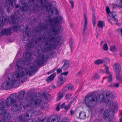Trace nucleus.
Returning <instances> with one entry per match:
<instances>
[{
  "instance_id": "nucleus-1",
  "label": "nucleus",
  "mask_w": 122,
  "mask_h": 122,
  "mask_svg": "<svg viewBox=\"0 0 122 122\" xmlns=\"http://www.w3.org/2000/svg\"><path fill=\"white\" fill-rule=\"evenodd\" d=\"M53 34L48 33L47 36H43L42 37L38 38L36 40H31V42L29 40V43L26 45L25 47L28 46L29 48L35 47L38 46L40 41H43L44 44L41 47V49L43 52H46L53 49H56L57 45L56 43H59L61 41V37L57 36L55 37Z\"/></svg>"
},
{
  "instance_id": "nucleus-2",
  "label": "nucleus",
  "mask_w": 122,
  "mask_h": 122,
  "mask_svg": "<svg viewBox=\"0 0 122 122\" xmlns=\"http://www.w3.org/2000/svg\"><path fill=\"white\" fill-rule=\"evenodd\" d=\"M25 61H24L23 60L21 61L19 60L17 61L15 67L18 72L16 71L15 73V78H14V79L13 78L11 81L7 82L5 86L2 84V87L5 89L8 90L13 86L14 84L16 85L18 83V81L20 79V77L28 74L30 76L34 73H36L38 71V68L34 66H30L27 68L21 67V66L25 65Z\"/></svg>"
},
{
  "instance_id": "nucleus-3",
  "label": "nucleus",
  "mask_w": 122,
  "mask_h": 122,
  "mask_svg": "<svg viewBox=\"0 0 122 122\" xmlns=\"http://www.w3.org/2000/svg\"><path fill=\"white\" fill-rule=\"evenodd\" d=\"M25 92V90L20 91L18 92L17 95L16 93L11 94L7 98L6 104L4 100L5 105L7 108V106H10L15 103L11 107V109L14 112H16L19 111V107L22 106L25 103L24 97Z\"/></svg>"
},
{
  "instance_id": "nucleus-4",
  "label": "nucleus",
  "mask_w": 122,
  "mask_h": 122,
  "mask_svg": "<svg viewBox=\"0 0 122 122\" xmlns=\"http://www.w3.org/2000/svg\"><path fill=\"white\" fill-rule=\"evenodd\" d=\"M110 97L111 99L114 98V96L112 93H110L109 95L107 94H106V98H105L104 95L103 94H98L96 97V95L93 93L92 92L88 94L85 97V102L86 106L89 107H91L93 106V103L95 102V99L97 102L100 101L101 102L106 103L108 104L110 101Z\"/></svg>"
},
{
  "instance_id": "nucleus-5",
  "label": "nucleus",
  "mask_w": 122,
  "mask_h": 122,
  "mask_svg": "<svg viewBox=\"0 0 122 122\" xmlns=\"http://www.w3.org/2000/svg\"><path fill=\"white\" fill-rule=\"evenodd\" d=\"M63 18L61 16H57L53 19H49L46 22L47 25L50 27H56V34L62 33L63 29L60 26H58L60 24L63 20Z\"/></svg>"
},
{
  "instance_id": "nucleus-6",
  "label": "nucleus",
  "mask_w": 122,
  "mask_h": 122,
  "mask_svg": "<svg viewBox=\"0 0 122 122\" xmlns=\"http://www.w3.org/2000/svg\"><path fill=\"white\" fill-rule=\"evenodd\" d=\"M4 100L2 99L0 100V122H6V121L8 120L11 117L10 114L6 113L8 108L5 105Z\"/></svg>"
},
{
  "instance_id": "nucleus-7",
  "label": "nucleus",
  "mask_w": 122,
  "mask_h": 122,
  "mask_svg": "<svg viewBox=\"0 0 122 122\" xmlns=\"http://www.w3.org/2000/svg\"><path fill=\"white\" fill-rule=\"evenodd\" d=\"M46 2V0H29L28 5L30 7H34L33 10L34 12H38L40 8L44 5Z\"/></svg>"
},
{
  "instance_id": "nucleus-8",
  "label": "nucleus",
  "mask_w": 122,
  "mask_h": 122,
  "mask_svg": "<svg viewBox=\"0 0 122 122\" xmlns=\"http://www.w3.org/2000/svg\"><path fill=\"white\" fill-rule=\"evenodd\" d=\"M28 8L27 5L24 4L23 5L20 7L18 11V16L16 15V12H15L14 15H13L15 17V21L17 20L19 22H22L23 21V15L24 12L27 10Z\"/></svg>"
},
{
  "instance_id": "nucleus-9",
  "label": "nucleus",
  "mask_w": 122,
  "mask_h": 122,
  "mask_svg": "<svg viewBox=\"0 0 122 122\" xmlns=\"http://www.w3.org/2000/svg\"><path fill=\"white\" fill-rule=\"evenodd\" d=\"M49 55L47 54H41L35 59L34 63L38 66L42 65L49 58Z\"/></svg>"
},
{
  "instance_id": "nucleus-10",
  "label": "nucleus",
  "mask_w": 122,
  "mask_h": 122,
  "mask_svg": "<svg viewBox=\"0 0 122 122\" xmlns=\"http://www.w3.org/2000/svg\"><path fill=\"white\" fill-rule=\"evenodd\" d=\"M16 0H8L5 1L4 4L5 7H6L8 13L10 10H11L14 8V5L16 4Z\"/></svg>"
},
{
  "instance_id": "nucleus-11",
  "label": "nucleus",
  "mask_w": 122,
  "mask_h": 122,
  "mask_svg": "<svg viewBox=\"0 0 122 122\" xmlns=\"http://www.w3.org/2000/svg\"><path fill=\"white\" fill-rule=\"evenodd\" d=\"M15 15H12L10 20V23H12L11 27L13 28L14 32L16 31L19 28V25L17 23L15 22Z\"/></svg>"
},
{
  "instance_id": "nucleus-12",
  "label": "nucleus",
  "mask_w": 122,
  "mask_h": 122,
  "mask_svg": "<svg viewBox=\"0 0 122 122\" xmlns=\"http://www.w3.org/2000/svg\"><path fill=\"white\" fill-rule=\"evenodd\" d=\"M111 114V112L109 109H107L104 112L102 117L104 120L111 122V120L112 118V115Z\"/></svg>"
},
{
  "instance_id": "nucleus-13",
  "label": "nucleus",
  "mask_w": 122,
  "mask_h": 122,
  "mask_svg": "<svg viewBox=\"0 0 122 122\" xmlns=\"http://www.w3.org/2000/svg\"><path fill=\"white\" fill-rule=\"evenodd\" d=\"M104 66L105 67L106 72H105L103 70H101L100 71L101 72H102L103 73L106 72V74H108L109 75L107 77L103 78V79L107 78L108 79L107 82H110L112 80V75L109 71V67L106 65H104Z\"/></svg>"
},
{
  "instance_id": "nucleus-14",
  "label": "nucleus",
  "mask_w": 122,
  "mask_h": 122,
  "mask_svg": "<svg viewBox=\"0 0 122 122\" xmlns=\"http://www.w3.org/2000/svg\"><path fill=\"white\" fill-rule=\"evenodd\" d=\"M66 81V78L63 76H60L57 81V86L60 87Z\"/></svg>"
},
{
  "instance_id": "nucleus-15",
  "label": "nucleus",
  "mask_w": 122,
  "mask_h": 122,
  "mask_svg": "<svg viewBox=\"0 0 122 122\" xmlns=\"http://www.w3.org/2000/svg\"><path fill=\"white\" fill-rule=\"evenodd\" d=\"M116 15L115 13L112 15L111 16H108V18L109 22L112 24H117V19L115 18Z\"/></svg>"
},
{
  "instance_id": "nucleus-16",
  "label": "nucleus",
  "mask_w": 122,
  "mask_h": 122,
  "mask_svg": "<svg viewBox=\"0 0 122 122\" xmlns=\"http://www.w3.org/2000/svg\"><path fill=\"white\" fill-rule=\"evenodd\" d=\"M28 27H26L25 31V35H23L22 40L23 41H27L29 39L31 35L30 31L28 29Z\"/></svg>"
},
{
  "instance_id": "nucleus-17",
  "label": "nucleus",
  "mask_w": 122,
  "mask_h": 122,
  "mask_svg": "<svg viewBox=\"0 0 122 122\" xmlns=\"http://www.w3.org/2000/svg\"><path fill=\"white\" fill-rule=\"evenodd\" d=\"M114 71L116 74V76L118 75L121 71V67L118 64H115L113 66Z\"/></svg>"
},
{
  "instance_id": "nucleus-18",
  "label": "nucleus",
  "mask_w": 122,
  "mask_h": 122,
  "mask_svg": "<svg viewBox=\"0 0 122 122\" xmlns=\"http://www.w3.org/2000/svg\"><path fill=\"white\" fill-rule=\"evenodd\" d=\"M84 20L82 34L85 35L86 32V30L87 29V20L86 17V16L85 13L84 14Z\"/></svg>"
},
{
  "instance_id": "nucleus-19",
  "label": "nucleus",
  "mask_w": 122,
  "mask_h": 122,
  "mask_svg": "<svg viewBox=\"0 0 122 122\" xmlns=\"http://www.w3.org/2000/svg\"><path fill=\"white\" fill-rule=\"evenodd\" d=\"M10 29H9L4 28L0 32L1 35H5L6 36L10 35L11 34Z\"/></svg>"
},
{
  "instance_id": "nucleus-20",
  "label": "nucleus",
  "mask_w": 122,
  "mask_h": 122,
  "mask_svg": "<svg viewBox=\"0 0 122 122\" xmlns=\"http://www.w3.org/2000/svg\"><path fill=\"white\" fill-rule=\"evenodd\" d=\"M31 52H26L25 54H24L23 56L25 60L26 61H29L31 57Z\"/></svg>"
},
{
  "instance_id": "nucleus-21",
  "label": "nucleus",
  "mask_w": 122,
  "mask_h": 122,
  "mask_svg": "<svg viewBox=\"0 0 122 122\" xmlns=\"http://www.w3.org/2000/svg\"><path fill=\"white\" fill-rule=\"evenodd\" d=\"M64 64L63 66L62 67L63 70H66L68 69L69 66L70 64L69 61L64 60L63 61Z\"/></svg>"
},
{
  "instance_id": "nucleus-22",
  "label": "nucleus",
  "mask_w": 122,
  "mask_h": 122,
  "mask_svg": "<svg viewBox=\"0 0 122 122\" xmlns=\"http://www.w3.org/2000/svg\"><path fill=\"white\" fill-rule=\"evenodd\" d=\"M56 73H54L51 74L49 76L48 78L46 79V81L48 82H49L50 81L53 80L55 76H56Z\"/></svg>"
},
{
  "instance_id": "nucleus-23",
  "label": "nucleus",
  "mask_w": 122,
  "mask_h": 122,
  "mask_svg": "<svg viewBox=\"0 0 122 122\" xmlns=\"http://www.w3.org/2000/svg\"><path fill=\"white\" fill-rule=\"evenodd\" d=\"M53 117L50 122L49 120H48L47 122H58L60 120V118L58 115H55L53 116Z\"/></svg>"
},
{
  "instance_id": "nucleus-24",
  "label": "nucleus",
  "mask_w": 122,
  "mask_h": 122,
  "mask_svg": "<svg viewBox=\"0 0 122 122\" xmlns=\"http://www.w3.org/2000/svg\"><path fill=\"white\" fill-rule=\"evenodd\" d=\"M34 111L32 109L29 110L25 114H24V118L28 117L29 116L32 117Z\"/></svg>"
},
{
  "instance_id": "nucleus-25",
  "label": "nucleus",
  "mask_w": 122,
  "mask_h": 122,
  "mask_svg": "<svg viewBox=\"0 0 122 122\" xmlns=\"http://www.w3.org/2000/svg\"><path fill=\"white\" fill-rule=\"evenodd\" d=\"M65 94V93L61 92H60L58 93L56 98L57 101H60L63 97Z\"/></svg>"
},
{
  "instance_id": "nucleus-26",
  "label": "nucleus",
  "mask_w": 122,
  "mask_h": 122,
  "mask_svg": "<svg viewBox=\"0 0 122 122\" xmlns=\"http://www.w3.org/2000/svg\"><path fill=\"white\" fill-rule=\"evenodd\" d=\"M41 102L40 100L37 99L36 100H34L32 101L33 105H34L35 106H39Z\"/></svg>"
},
{
  "instance_id": "nucleus-27",
  "label": "nucleus",
  "mask_w": 122,
  "mask_h": 122,
  "mask_svg": "<svg viewBox=\"0 0 122 122\" xmlns=\"http://www.w3.org/2000/svg\"><path fill=\"white\" fill-rule=\"evenodd\" d=\"M39 26L41 31H45L48 28L46 26L44 23L39 25Z\"/></svg>"
},
{
  "instance_id": "nucleus-28",
  "label": "nucleus",
  "mask_w": 122,
  "mask_h": 122,
  "mask_svg": "<svg viewBox=\"0 0 122 122\" xmlns=\"http://www.w3.org/2000/svg\"><path fill=\"white\" fill-rule=\"evenodd\" d=\"M24 115H20L17 117V120L19 122H23L24 121H25L24 120H25V118H23L24 117Z\"/></svg>"
},
{
  "instance_id": "nucleus-29",
  "label": "nucleus",
  "mask_w": 122,
  "mask_h": 122,
  "mask_svg": "<svg viewBox=\"0 0 122 122\" xmlns=\"http://www.w3.org/2000/svg\"><path fill=\"white\" fill-rule=\"evenodd\" d=\"M104 62V61L102 60L98 59L95 60L94 63L95 64L98 65L102 64Z\"/></svg>"
},
{
  "instance_id": "nucleus-30",
  "label": "nucleus",
  "mask_w": 122,
  "mask_h": 122,
  "mask_svg": "<svg viewBox=\"0 0 122 122\" xmlns=\"http://www.w3.org/2000/svg\"><path fill=\"white\" fill-rule=\"evenodd\" d=\"M2 23L4 25L7 24L9 21V20L8 19L5 18L4 17H2Z\"/></svg>"
},
{
  "instance_id": "nucleus-31",
  "label": "nucleus",
  "mask_w": 122,
  "mask_h": 122,
  "mask_svg": "<svg viewBox=\"0 0 122 122\" xmlns=\"http://www.w3.org/2000/svg\"><path fill=\"white\" fill-rule=\"evenodd\" d=\"M106 10L107 13L108 14V16H111L112 15L115 13L113 12H111L110 11L109 8L107 6L106 7Z\"/></svg>"
},
{
  "instance_id": "nucleus-32",
  "label": "nucleus",
  "mask_w": 122,
  "mask_h": 122,
  "mask_svg": "<svg viewBox=\"0 0 122 122\" xmlns=\"http://www.w3.org/2000/svg\"><path fill=\"white\" fill-rule=\"evenodd\" d=\"M86 117V115L84 113L81 112L79 114V117L78 118L80 119H83Z\"/></svg>"
},
{
  "instance_id": "nucleus-33",
  "label": "nucleus",
  "mask_w": 122,
  "mask_h": 122,
  "mask_svg": "<svg viewBox=\"0 0 122 122\" xmlns=\"http://www.w3.org/2000/svg\"><path fill=\"white\" fill-rule=\"evenodd\" d=\"M112 105L113 106V108H112L113 109V112L115 113L117 112V103H116L115 104L113 103L112 104Z\"/></svg>"
},
{
  "instance_id": "nucleus-34",
  "label": "nucleus",
  "mask_w": 122,
  "mask_h": 122,
  "mask_svg": "<svg viewBox=\"0 0 122 122\" xmlns=\"http://www.w3.org/2000/svg\"><path fill=\"white\" fill-rule=\"evenodd\" d=\"M100 78V76L97 73H95L93 76L92 80L98 79Z\"/></svg>"
},
{
  "instance_id": "nucleus-35",
  "label": "nucleus",
  "mask_w": 122,
  "mask_h": 122,
  "mask_svg": "<svg viewBox=\"0 0 122 122\" xmlns=\"http://www.w3.org/2000/svg\"><path fill=\"white\" fill-rule=\"evenodd\" d=\"M110 50L114 53L117 51V49L116 48V47L115 46H112L110 47Z\"/></svg>"
},
{
  "instance_id": "nucleus-36",
  "label": "nucleus",
  "mask_w": 122,
  "mask_h": 122,
  "mask_svg": "<svg viewBox=\"0 0 122 122\" xmlns=\"http://www.w3.org/2000/svg\"><path fill=\"white\" fill-rule=\"evenodd\" d=\"M72 93H67L66 95V99H68L71 98L72 97Z\"/></svg>"
},
{
  "instance_id": "nucleus-37",
  "label": "nucleus",
  "mask_w": 122,
  "mask_h": 122,
  "mask_svg": "<svg viewBox=\"0 0 122 122\" xmlns=\"http://www.w3.org/2000/svg\"><path fill=\"white\" fill-rule=\"evenodd\" d=\"M43 8H44V9H45L46 11H49L51 9V7L49 4H48V5H44L43 7Z\"/></svg>"
},
{
  "instance_id": "nucleus-38",
  "label": "nucleus",
  "mask_w": 122,
  "mask_h": 122,
  "mask_svg": "<svg viewBox=\"0 0 122 122\" xmlns=\"http://www.w3.org/2000/svg\"><path fill=\"white\" fill-rule=\"evenodd\" d=\"M121 0H117L116 2V5L117 6L120 7H121Z\"/></svg>"
},
{
  "instance_id": "nucleus-39",
  "label": "nucleus",
  "mask_w": 122,
  "mask_h": 122,
  "mask_svg": "<svg viewBox=\"0 0 122 122\" xmlns=\"http://www.w3.org/2000/svg\"><path fill=\"white\" fill-rule=\"evenodd\" d=\"M116 78L119 80L120 82H122V75H117L116 76Z\"/></svg>"
},
{
  "instance_id": "nucleus-40",
  "label": "nucleus",
  "mask_w": 122,
  "mask_h": 122,
  "mask_svg": "<svg viewBox=\"0 0 122 122\" xmlns=\"http://www.w3.org/2000/svg\"><path fill=\"white\" fill-rule=\"evenodd\" d=\"M103 22L101 21H99L97 24V27L102 28L103 26Z\"/></svg>"
},
{
  "instance_id": "nucleus-41",
  "label": "nucleus",
  "mask_w": 122,
  "mask_h": 122,
  "mask_svg": "<svg viewBox=\"0 0 122 122\" xmlns=\"http://www.w3.org/2000/svg\"><path fill=\"white\" fill-rule=\"evenodd\" d=\"M93 17L92 18V21L93 24V25L94 26L95 25L96 18L94 14H93Z\"/></svg>"
},
{
  "instance_id": "nucleus-42",
  "label": "nucleus",
  "mask_w": 122,
  "mask_h": 122,
  "mask_svg": "<svg viewBox=\"0 0 122 122\" xmlns=\"http://www.w3.org/2000/svg\"><path fill=\"white\" fill-rule=\"evenodd\" d=\"M70 47L71 49V51H72L74 48V46L73 45V42L72 40L71 39L70 40Z\"/></svg>"
},
{
  "instance_id": "nucleus-43",
  "label": "nucleus",
  "mask_w": 122,
  "mask_h": 122,
  "mask_svg": "<svg viewBox=\"0 0 122 122\" xmlns=\"http://www.w3.org/2000/svg\"><path fill=\"white\" fill-rule=\"evenodd\" d=\"M112 86L118 88L119 86V83H112Z\"/></svg>"
},
{
  "instance_id": "nucleus-44",
  "label": "nucleus",
  "mask_w": 122,
  "mask_h": 122,
  "mask_svg": "<svg viewBox=\"0 0 122 122\" xmlns=\"http://www.w3.org/2000/svg\"><path fill=\"white\" fill-rule=\"evenodd\" d=\"M103 49L105 51H107L108 49V47L107 43L104 44L103 46Z\"/></svg>"
},
{
  "instance_id": "nucleus-45",
  "label": "nucleus",
  "mask_w": 122,
  "mask_h": 122,
  "mask_svg": "<svg viewBox=\"0 0 122 122\" xmlns=\"http://www.w3.org/2000/svg\"><path fill=\"white\" fill-rule=\"evenodd\" d=\"M68 88V90H71L73 88L72 86L71 85H66Z\"/></svg>"
},
{
  "instance_id": "nucleus-46",
  "label": "nucleus",
  "mask_w": 122,
  "mask_h": 122,
  "mask_svg": "<svg viewBox=\"0 0 122 122\" xmlns=\"http://www.w3.org/2000/svg\"><path fill=\"white\" fill-rule=\"evenodd\" d=\"M45 96L47 100H49L51 98L50 95L48 94L46 95L45 94H43Z\"/></svg>"
},
{
  "instance_id": "nucleus-47",
  "label": "nucleus",
  "mask_w": 122,
  "mask_h": 122,
  "mask_svg": "<svg viewBox=\"0 0 122 122\" xmlns=\"http://www.w3.org/2000/svg\"><path fill=\"white\" fill-rule=\"evenodd\" d=\"M52 27L51 28V30L53 32H55V34H56V28H55L54 27Z\"/></svg>"
},
{
  "instance_id": "nucleus-48",
  "label": "nucleus",
  "mask_w": 122,
  "mask_h": 122,
  "mask_svg": "<svg viewBox=\"0 0 122 122\" xmlns=\"http://www.w3.org/2000/svg\"><path fill=\"white\" fill-rule=\"evenodd\" d=\"M69 2L71 4V8L72 9L74 7V2L72 0H69Z\"/></svg>"
},
{
  "instance_id": "nucleus-49",
  "label": "nucleus",
  "mask_w": 122,
  "mask_h": 122,
  "mask_svg": "<svg viewBox=\"0 0 122 122\" xmlns=\"http://www.w3.org/2000/svg\"><path fill=\"white\" fill-rule=\"evenodd\" d=\"M20 2L22 4V6H21L20 7L22 6L24 4L27 5L28 6V7L27 4L26 3H25V0H20Z\"/></svg>"
},
{
  "instance_id": "nucleus-50",
  "label": "nucleus",
  "mask_w": 122,
  "mask_h": 122,
  "mask_svg": "<svg viewBox=\"0 0 122 122\" xmlns=\"http://www.w3.org/2000/svg\"><path fill=\"white\" fill-rule=\"evenodd\" d=\"M104 61V62H107V63H109L110 62V60L108 58H106L104 59V60H103Z\"/></svg>"
},
{
  "instance_id": "nucleus-51",
  "label": "nucleus",
  "mask_w": 122,
  "mask_h": 122,
  "mask_svg": "<svg viewBox=\"0 0 122 122\" xmlns=\"http://www.w3.org/2000/svg\"><path fill=\"white\" fill-rule=\"evenodd\" d=\"M65 107V103H64L61 105L60 107L61 108H64Z\"/></svg>"
},
{
  "instance_id": "nucleus-52",
  "label": "nucleus",
  "mask_w": 122,
  "mask_h": 122,
  "mask_svg": "<svg viewBox=\"0 0 122 122\" xmlns=\"http://www.w3.org/2000/svg\"><path fill=\"white\" fill-rule=\"evenodd\" d=\"M37 121L36 122H44V119H43L41 120V119L40 118L39 119H38L37 120Z\"/></svg>"
},
{
  "instance_id": "nucleus-53",
  "label": "nucleus",
  "mask_w": 122,
  "mask_h": 122,
  "mask_svg": "<svg viewBox=\"0 0 122 122\" xmlns=\"http://www.w3.org/2000/svg\"><path fill=\"white\" fill-rule=\"evenodd\" d=\"M68 72H63L61 74L60 76H63V75H64L65 76H66L68 74Z\"/></svg>"
},
{
  "instance_id": "nucleus-54",
  "label": "nucleus",
  "mask_w": 122,
  "mask_h": 122,
  "mask_svg": "<svg viewBox=\"0 0 122 122\" xmlns=\"http://www.w3.org/2000/svg\"><path fill=\"white\" fill-rule=\"evenodd\" d=\"M68 89L67 86L64 87L62 89V90L64 92L66 91Z\"/></svg>"
},
{
  "instance_id": "nucleus-55",
  "label": "nucleus",
  "mask_w": 122,
  "mask_h": 122,
  "mask_svg": "<svg viewBox=\"0 0 122 122\" xmlns=\"http://www.w3.org/2000/svg\"><path fill=\"white\" fill-rule=\"evenodd\" d=\"M61 104V103H59L58 104V105H57V106L56 108V110L57 111H58L60 110V105Z\"/></svg>"
},
{
  "instance_id": "nucleus-56",
  "label": "nucleus",
  "mask_w": 122,
  "mask_h": 122,
  "mask_svg": "<svg viewBox=\"0 0 122 122\" xmlns=\"http://www.w3.org/2000/svg\"><path fill=\"white\" fill-rule=\"evenodd\" d=\"M62 71L60 69H58L57 70V74L61 72Z\"/></svg>"
},
{
  "instance_id": "nucleus-57",
  "label": "nucleus",
  "mask_w": 122,
  "mask_h": 122,
  "mask_svg": "<svg viewBox=\"0 0 122 122\" xmlns=\"http://www.w3.org/2000/svg\"><path fill=\"white\" fill-rule=\"evenodd\" d=\"M40 111L38 109L35 111V112L36 114V115H38L39 114V113H40Z\"/></svg>"
},
{
  "instance_id": "nucleus-58",
  "label": "nucleus",
  "mask_w": 122,
  "mask_h": 122,
  "mask_svg": "<svg viewBox=\"0 0 122 122\" xmlns=\"http://www.w3.org/2000/svg\"><path fill=\"white\" fill-rule=\"evenodd\" d=\"M55 51H51L49 53V54L50 55L53 56L54 55Z\"/></svg>"
},
{
  "instance_id": "nucleus-59",
  "label": "nucleus",
  "mask_w": 122,
  "mask_h": 122,
  "mask_svg": "<svg viewBox=\"0 0 122 122\" xmlns=\"http://www.w3.org/2000/svg\"><path fill=\"white\" fill-rule=\"evenodd\" d=\"M101 121L100 119H96L95 120L94 122H101Z\"/></svg>"
},
{
  "instance_id": "nucleus-60",
  "label": "nucleus",
  "mask_w": 122,
  "mask_h": 122,
  "mask_svg": "<svg viewBox=\"0 0 122 122\" xmlns=\"http://www.w3.org/2000/svg\"><path fill=\"white\" fill-rule=\"evenodd\" d=\"M26 95L29 97L30 96V92L28 91L26 92Z\"/></svg>"
},
{
  "instance_id": "nucleus-61",
  "label": "nucleus",
  "mask_w": 122,
  "mask_h": 122,
  "mask_svg": "<svg viewBox=\"0 0 122 122\" xmlns=\"http://www.w3.org/2000/svg\"><path fill=\"white\" fill-rule=\"evenodd\" d=\"M64 108L66 110H68L69 108V106H65Z\"/></svg>"
},
{
  "instance_id": "nucleus-62",
  "label": "nucleus",
  "mask_w": 122,
  "mask_h": 122,
  "mask_svg": "<svg viewBox=\"0 0 122 122\" xmlns=\"http://www.w3.org/2000/svg\"><path fill=\"white\" fill-rule=\"evenodd\" d=\"M27 122H33V120L31 119H29L28 120Z\"/></svg>"
},
{
  "instance_id": "nucleus-63",
  "label": "nucleus",
  "mask_w": 122,
  "mask_h": 122,
  "mask_svg": "<svg viewBox=\"0 0 122 122\" xmlns=\"http://www.w3.org/2000/svg\"><path fill=\"white\" fill-rule=\"evenodd\" d=\"M53 71L52 70H51V71L48 72L47 73V74L48 75H49V74H51V73Z\"/></svg>"
},
{
  "instance_id": "nucleus-64",
  "label": "nucleus",
  "mask_w": 122,
  "mask_h": 122,
  "mask_svg": "<svg viewBox=\"0 0 122 122\" xmlns=\"http://www.w3.org/2000/svg\"><path fill=\"white\" fill-rule=\"evenodd\" d=\"M120 56H122V49L121 50L120 53Z\"/></svg>"
}]
</instances>
